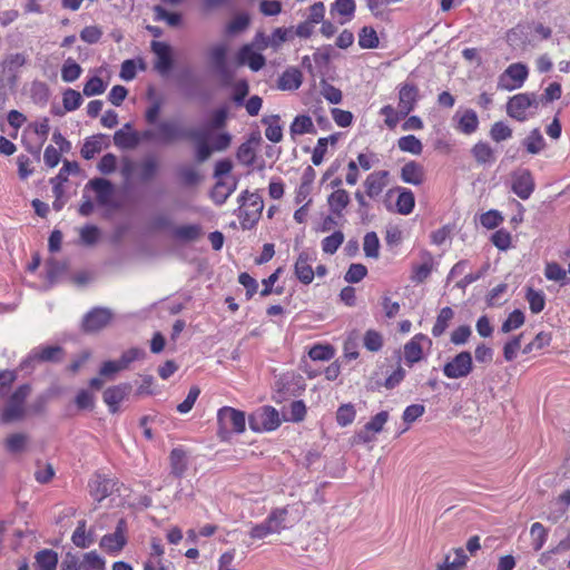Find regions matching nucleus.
I'll use <instances>...</instances> for the list:
<instances>
[{
	"label": "nucleus",
	"mask_w": 570,
	"mask_h": 570,
	"mask_svg": "<svg viewBox=\"0 0 570 570\" xmlns=\"http://www.w3.org/2000/svg\"><path fill=\"white\" fill-rule=\"evenodd\" d=\"M363 343L368 351L377 352L383 346V337L377 331L368 330L364 334Z\"/></svg>",
	"instance_id": "nucleus-64"
},
{
	"label": "nucleus",
	"mask_w": 570,
	"mask_h": 570,
	"mask_svg": "<svg viewBox=\"0 0 570 570\" xmlns=\"http://www.w3.org/2000/svg\"><path fill=\"white\" fill-rule=\"evenodd\" d=\"M468 561V556L463 548L453 550V556L448 554L442 563L448 570H461Z\"/></svg>",
	"instance_id": "nucleus-46"
},
{
	"label": "nucleus",
	"mask_w": 570,
	"mask_h": 570,
	"mask_svg": "<svg viewBox=\"0 0 570 570\" xmlns=\"http://www.w3.org/2000/svg\"><path fill=\"white\" fill-rule=\"evenodd\" d=\"M82 72L81 67L71 58H68L61 68V78L65 82H73Z\"/></svg>",
	"instance_id": "nucleus-55"
},
{
	"label": "nucleus",
	"mask_w": 570,
	"mask_h": 570,
	"mask_svg": "<svg viewBox=\"0 0 570 570\" xmlns=\"http://www.w3.org/2000/svg\"><path fill=\"white\" fill-rule=\"evenodd\" d=\"M287 517V509L279 508L273 510L267 517L266 521L273 529L274 533H279L282 530L286 528L285 520Z\"/></svg>",
	"instance_id": "nucleus-53"
},
{
	"label": "nucleus",
	"mask_w": 570,
	"mask_h": 570,
	"mask_svg": "<svg viewBox=\"0 0 570 570\" xmlns=\"http://www.w3.org/2000/svg\"><path fill=\"white\" fill-rule=\"evenodd\" d=\"M539 107V99L533 92L514 95L507 102V114L518 121L527 120Z\"/></svg>",
	"instance_id": "nucleus-6"
},
{
	"label": "nucleus",
	"mask_w": 570,
	"mask_h": 570,
	"mask_svg": "<svg viewBox=\"0 0 570 570\" xmlns=\"http://www.w3.org/2000/svg\"><path fill=\"white\" fill-rule=\"evenodd\" d=\"M315 259L313 254L302 252L294 265L295 275L303 284H311L314 279L315 272L312 262Z\"/></svg>",
	"instance_id": "nucleus-18"
},
{
	"label": "nucleus",
	"mask_w": 570,
	"mask_h": 570,
	"mask_svg": "<svg viewBox=\"0 0 570 570\" xmlns=\"http://www.w3.org/2000/svg\"><path fill=\"white\" fill-rule=\"evenodd\" d=\"M525 321L524 313L521 309H514L509 314L507 320L501 325V332L508 334L514 330L520 328Z\"/></svg>",
	"instance_id": "nucleus-51"
},
{
	"label": "nucleus",
	"mask_w": 570,
	"mask_h": 570,
	"mask_svg": "<svg viewBox=\"0 0 570 570\" xmlns=\"http://www.w3.org/2000/svg\"><path fill=\"white\" fill-rule=\"evenodd\" d=\"M141 138L160 145H171L186 138V130L174 120L158 121L153 128L141 132Z\"/></svg>",
	"instance_id": "nucleus-1"
},
{
	"label": "nucleus",
	"mask_w": 570,
	"mask_h": 570,
	"mask_svg": "<svg viewBox=\"0 0 570 570\" xmlns=\"http://www.w3.org/2000/svg\"><path fill=\"white\" fill-rule=\"evenodd\" d=\"M287 517V509L279 508L273 510L267 517L266 521L273 529L274 533H279L282 530L286 528L285 520Z\"/></svg>",
	"instance_id": "nucleus-54"
},
{
	"label": "nucleus",
	"mask_w": 570,
	"mask_h": 570,
	"mask_svg": "<svg viewBox=\"0 0 570 570\" xmlns=\"http://www.w3.org/2000/svg\"><path fill=\"white\" fill-rule=\"evenodd\" d=\"M81 570H106V560L97 551L86 552L81 556Z\"/></svg>",
	"instance_id": "nucleus-44"
},
{
	"label": "nucleus",
	"mask_w": 570,
	"mask_h": 570,
	"mask_svg": "<svg viewBox=\"0 0 570 570\" xmlns=\"http://www.w3.org/2000/svg\"><path fill=\"white\" fill-rule=\"evenodd\" d=\"M28 441H29V438L27 434L13 433V434H10L4 440V446L9 453L17 454V453L23 452L27 449Z\"/></svg>",
	"instance_id": "nucleus-43"
},
{
	"label": "nucleus",
	"mask_w": 570,
	"mask_h": 570,
	"mask_svg": "<svg viewBox=\"0 0 570 570\" xmlns=\"http://www.w3.org/2000/svg\"><path fill=\"white\" fill-rule=\"evenodd\" d=\"M88 186H90L96 193L97 202L100 205L106 206L110 202L112 195V185L109 180L104 178H95L88 183Z\"/></svg>",
	"instance_id": "nucleus-28"
},
{
	"label": "nucleus",
	"mask_w": 570,
	"mask_h": 570,
	"mask_svg": "<svg viewBox=\"0 0 570 570\" xmlns=\"http://www.w3.org/2000/svg\"><path fill=\"white\" fill-rule=\"evenodd\" d=\"M58 553L51 549H42L35 554L33 570H56Z\"/></svg>",
	"instance_id": "nucleus-26"
},
{
	"label": "nucleus",
	"mask_w": 570,
	"mask_h": 570,
	"mask_svg": "<svg viewBox=\"0 0 570 570\" xmlns=\"http://www.w3.org/2000/svg\"><path fill=\"white\" fill-rule=\"evenodd\" d=\"M511 136L512 129L503 121L494 122L490 129V137L497 142L507 140L511 138Z\"/></svg>",
	"instance_id": "nucleus-63"
},
{
	"label": "nucleus",
	"mask_w": 570,
	"mask_h": 570,
	"mask_svg": "<svg viewBox=\"0 0 570 570\" xmlns=\"http://www.w3.org/2000/svg\"><path fill=\"white\" fill-rule=\"evenodd\" d=\"M112 314L108 308H94L86 314L82 327L86 332H97L106 327L111 321Z\"/></svg>",
	"instance_id": "nucleus-14"
},
{
	"label": "nucleus",
	"mask_w": 570,
	"mask_h": 570,
	"mask_svg": "<svg viewBox=\"0 0 570 570\" xmlns=\"http://www.w3.org/2000/svg\"><path fill=\"white\" fill-rule=\"evenodd\" d=\"M126 531L127 523L124 519H120L112 533L101 537L99 547L109 556H118L127 544Z\"/></svg>",
	"instance_id": "nucleus-10"
},
{
	"label": "nucleus",
	"mask_w": 570,
	"mask_h": 570,
	"mask_svg": "<svg viewBox=\"0 0 570 570\" xmlns=\"http://www.w3.org/2000/svg\"><path fill=\"white\" fill-rule=\"evenodd\" d=\"M60 354H61V348L59 346L38 347V348H35L31 351L28 358L22 363V365L31 363V362H36V361H41V362L57 361L58 356Z\"/></svg>",
	"instance_id": "nucleus-32"
},
{
	"label": "nucleus",
	"mask_w": 570,
	"mask_h": 570,
	"mask_svg": "<svg viewBox=\"0 0 570 570\" xmlns=\"http://www.w3.org/2000/svg\"><path fill=\"white\" fill-rule=\"evenodd\" d=\"M62 104L66 111H73L81 106L82 97L80 92L69 88L62 95Z\"/></svg>",
	"instance_id": "nucleus-61"
},
{
	"label": "nucleus",
	"mask_w": 570,
	"mask_h": 570,
	"mask_svg": "<svg viewBox=\"0 0 570 570\" xmlns=\"http://www.w3.org/2000/svg\"><path fill=\"white\" fill-rule=\"evenodd\" d=\"M397 147L403 153H410L412 155H421L423 145L419 138L414 135H407L399 138Z\"/></svg>",
	"instance_id": "nucleus-45"
},
{
	"label": "nucleus",
	"mask_w": 570,
	"mask_h": 570,
	"mask_svg": "<svg viewBox=\"0 0 570 570\" xmlns=\"http://www.w3.org/2000/svg\"><path fill=\"white\" fill-rule=\"evenodd\" d=\"M551 341H552L551 333L540 332V333H538L535 335V337L530 343L524 345V347L522 350V353L523 354H529V353H532L534 351H537V352L541 351L544 347L549 346Z\"/></svg>",
	"instance_id": "nucleus-50"
},
{
	"label": "nucleus",
	"mask_w": 570,
	"mask_h": 570,
	"mask_svg": "<svg viewBox=\"0 0 570 570\" xmlns=\"http://www.w3.org/2000/svg\"><path fill=\"white\" fill-rule=\"evenodd\" d=\"M249 428L254 432H268L276 430L281 424L278 412L272 406L256 410L248 419Z\"/></svg>",
	"instance_id": "nucleus-8"
},
{
	"label": "nucleus",
	"mask_w": 570,
	"mask_h": 570,
	"mask_svg": "<svg viewBox=\"0 0 570 570\" xmlns=\"http://www.w3.org/2000/svg\"><path fill=\"white\" fill-rule=\"evenodd\" d=\"M534 190V179L529 169L512 174V191L521 199H528Z\"/></svg>",
	"instance_id": "nucleus-12"
},
{
	"label": "nucleus",
	"mask_w": 570,
	"mask_h": 570,
	"mask_svg": "<svg viewBox=\"0 0 570 570\" xmlns=\"http://www.w3.org/2000/svg\"><path fill=\"white\" fill-rule=\"evenodd\" d=\"M421 338H423V335H416L404 346V358L409 365H412L422 358L423 351L419 342Z\"/></svg>",
	"instance_id": "nucleus-40"
},
{
	"label": "nucleus",
	"mask_w": 570,
	"mask_h": 570,
	"mask_svg": "<svg viewBox=\"0 0 570 570\" xmlns=\"http://www.w3.org/2000/svg\"><path fill=\"white\" fill-rule=\"evenodd\" d=\"M523 146L525 147L529 154L535 155L539 154L546 147L544 138L541 131L535 128L530 131V134L524 138Z\"/></svg>",
	"instance_id": "nucleus-42"
},
{
	"label": "nucleus",
	"mask_w": 570,
	"mask_h": 570,
	"mask_svg": "<svg viewBox=\"0 0 570 570\" xmlns=\"http://www.w3.org/2000/svg\"><path fill=\"white\" fill-rule=\"evenodd\" d=\"M390 173L387 170H377L371 173L365 181V193L370 198H376L382 194L389 184Z\"/></svg>",
	"instance_id": "nucleus-16"
},
{
	"label": "nucleus",
	"mask_w": 570,
	"mask_h": 570,
	"mask_svg": "<svg viewBox=\"0 0 570 570\" xmlns=\"http://www.w3.org/2000/svg\"><path fill=\"white\" fill-rule=\"evenodd\" d=\"M351 202L350 194L342 188H337L327 197V205L331 213L336 217H342L344 209Z\"/></svg>",
	"instance_id": "nucleus-25"
},
{
	"label": "nucleus",
	"mask_w": 570,
	"mask_h": 570,
	"mask_svg": "<svg viewBox=\"0 0 570 570\" xmlns=\"http://www.w3.org/2000/svg\"><path fill=\"white\" fill-rule=\"evenodd\" d=\"M356 416L354 405L351 403L343 404L337 409L336 422L340 426L344 428L353 423Z\"/></svg>",
	"instance_id": "nucleus-58"
},
{
	"label": "nucleus",
	"mask_w": 570,
	"mask_h": 570,
	"mask_svg": "<svg viewBox=\"0 0 570 570\" xmlns=\"http://www.w3.org/2000/svg\"><path fill=\"white\" fill-rule=\"evenodd\" d=\"M355 9V0H335L331 6V13L340 14L342 17L340 23L344 24L354 18Z\"/></svg>",
	"instance_id": "nucleus-33"
},
{
	"label": "nucleus",
	"mask_w": 570,
	"mask_h": 570,
	"mask_svg": "<svg viewBox=\"0 0 570 570\" xmlns=\"http://www.w3.org/2000/svg\"><path fill=\"white\" fill-rule=\"evenodd\" d=\"M380 43L376 31L372 27H363L358 33V46L362 49H374Z\"/></svg>",
	"instance_id": "nucleus-48"
},
{
	"label": "nucleus",
	"mask_w": 570,
	"mask_h": 570,
	"mask_svg": "<svg viewBox=\"0 0 570 570\" xmlns=\"http://www.w3.org/2000/svg\"><path fill=\"white\" fill-rule=\"evenodd\" d=\"M130 390L131 387L129 384H119L108 387L104 392V401L108 405L110 412L115 413L117 411L118 405L129 394Z\"/></svg>",
	"instance_id": "nucleus-24"
},
{
	"label": "nucleus",
	"mask_w": 570,
	"mask_h": 570,
	"mask_svg": "<svg viewBox=\"0 0 570 570\" xmlns=\"http://www.w3.org/2000/svg\"><path fill=\"white\" fill-rule=\"evenodd\" d=\"M141 140V134L134 131L130 124H126L114 135L115 145L121 149H134Z\"/></svg>",
	"instance_id": "nucleus-19"
},
{
	"label": "nucleus",
	"mask_w": 570,
	"mask_h": 570,
	"mask_svg": "<svg viewBox=\"0 0 570 570\" xmlns=\"http://www.w3.org/2000/svg\"><path fill=\"white\" fill-rule=\"evenodd\" d=\"M454 317V312L451 307L446 306L441 308L438 314L436 321L432 327V335L440 337L449 327L450 322Z\"/></svg>",
	"instance_id": "nucleus-39"
},
{
	"label": "nucleus",
	"mask_w": 570,
	"mask_h": 570,
	"mask_svg": "<svg viewBox=\"0 0 570 570\" xmlns=\"http://www.w3.org/2000/svg\"><path fill=\"white\" fill-rule=\"evenodd\" d=\"M106 138L107 137L101 134L88 137L81 147V150H80L81 156L87 160L92 159L106 146V144H105Z\"/></svg>",
	"instance_id": "nucleus-31"
},
{
	"label": "nucleus",
	"mask_w": 570,
	"mask_h": 570,
	"mask_svg": "<svg viewBox=\"0 0 570 570\" xmlns=\"http://www.w3.org/2000/svg\"><path fill=\"white\" fill-rule=\"evenodd\" d=\"M79 167L76 161H68L65 160L62 167L60 168L58 175L51 180L55 183L53 186V193L57 197H60L62 190H61V183L67 181L68 176L70 174H76L78 171Z\"/></svg>",
	"instance_id": "nucleus-37"
},
{
	"label": "nucleus",
	"mask_w": 570,
	"mask_h": 570,
	"mask_svg": "<svg viewBox=\"0 0 570 570\" xmlns=\"http://www.w3.org/2000/svg\"><path fill=\"white\" fill-rule=\"evenodd\" d=\"M218 436L229 440L234 433H243L246 426L245 413L230 406H224L217 412Z\"/></svg>",
	"instance_id": "nucleus-3"
},
{
	"label": "nucleus",
	"mask_w": 570,
	"mask_h": 570,
	"mask_svg": "<svg viewBox=\"0 0 570 570\" xmlns=\"http://www.w3.org/2000/svg\"><path fill=\"white\" fill-rule=\"evenodd\" d=\"M529 76L528 67L522 62L511 63L498 78L497 88L513 91L523 86Z\"/></svg>",
	"instance_id": "nucleus-7"
},
{
	"label": "nucleus",
	"mask_w": 570,
	"mask_h": 570,
	"mask_svg": "<svg viewBox=\"0 0 570 570\" xmlns=\"http://www.w3.org/2000/svg\"><path fill=\"white\" fill-rule=\"evenodd\" d=\"M344 242V234L341 230L334 232L322 240V250L325 254L333 255Z\"/></svg>",
	"instance_id": "nucleus-57"
},
{
	"label": "nucleus",
	"mask_w": 570,
	"mask_h": 570,
	"mask_svg": "<svg viewBox=\"0 0 570 570\" xmlns=\"http://www.w3.org/2000/svg\"><path fill=\"white\" fill-rule=\"evenodd\" d=\"M262 122L266 126L265 136L272 142H279L283 139V127L278 115L265 116Z\"/></svg>",
	"instance_id": "nucleus-30"
},
{
	"label": "nucleus",
	"mask_w": 570,
	"mask_h": 570,
	"mask_svg": "<svg viewBox=\"0 0 570 570\" xmlns=\"http://www.w3.org/2000/svg\"><path fill=\"white\" fill-rule=\"evenodd\" d=\"M227 46L219 43L210 48L209 58L218 70H224L226 66Z\"/></svg>",
	"instance_id": "nucleus-59"
},
{
	"label": "nucleus",
	"mask_w": 570,
	"mask_h": 570,
	"mask_svg": "<svg viewBox=\"0 0 570 570\" xmlns=\"http://www.w3.org/2000/svg\"><path fill=\"white\" fill-rule=\"evenodd\" d=\"M302 85V72L296 68L286 69L279 77L277 87L281 90H296Z\"/></svg>",
	"instance_id": "nucleus-29"
},
{
	"label": "nucleus",
	"mask_w": 570,
	"mask_h": 570,
	"mask_svg": "<svg viewBox=\"0 0 570 570\" xmlns=\"http://www.w3.org/2000/svg\"><path fill=\"white\" fill-rule=\"evenodd\" d=\"M30 386L23 384L19 386L8 399L1 411V422L4 424L18 422L24 419L27 414L26 400L30 394Z\"/></svg>",
	"instance_id": "nucleus-4"
},
{
	"label": "nucleus",
	"mask_w": 570,
	"mask_h": 570,
	"mask_svg": "<svg viewBox=\"0 0 570 570\" xmlns=\"http://www.w3.org/2000/svg\"><path fill=\"white\" fill-rule=\"evenodd\" d=\"M419 100V88L413 83H403L399 89V105L400 114L406 117L414 110Z\"/></svg>",
	"instance_id": "nucleus-13"
},
{
	"label": "nucleus",
	"mask_w": 570,
	"mask_h": 570,
	"mask_svg": "<svg viewBox=\"0 0 570 570\" xmlns=\"http://www.w3.org/2000/svg\"><path fill=\"white\" fill-rule=\"evenodd\" d=\"M363 250L366 257L379 258L380 256V239L375 232H368L363 238Z\"/></svg>",
	"instance_id": "nucleus-49"
},
{
	"label": "nucleus",
	"mask_w": 570,
	"mask_h": 570,
	"mask_svg": "<svg viewBox=\"0 0 570 570\" xmlns=\"http://www.w3.org/2000/svg\"><path fill=\"white\" fill-rule=\"evenodd\" d=\"M420 262L413 263L411 267L410 279L414 284L424 283L434 269V257L433 255L426 250L422 249L419 253Z\"/></svg>",
	"instance_id": "nucleus-11"
},
{
	"label": "nucleus",
	"mask_w": 570,
	"mask_h": 570,
	"mask_svg": "<svg viewBox=\"0 0 570 570\" xmlns=\"http://www.w3.org/2000/svg\"><path fill=\"white\" fill-rule=\"evenodd\" d=\"M250 24V17L246 12L236 14L225 27V33L235 36L245 31Z\"/></svg>",
	"instance_id": "nucleus-41"
},
{
	"label": "nucleus",
	"mask_w": 570,
	"mask_h": 570,
	"mask_svg": "<svg viewBox=\"0 0 570 570\" xmlns=\"http://www.w3.org/2000/svg\"><path fill=\"white\" fill-rule=\"evenodd\" d=\"M173 235L178 240L193 242L200 237L202 227L198 224L181 225L173 230Z\"/></svg>",
	"instance_id": "nucleus-38"
},
{
	"label": "nucleus",
	"mask_w": 570,
	"mask_h": 570,
	"mask_svg": "<svg viewBox=\"0 0 570 570\" xmlns=\"http://www.w3.org/2000/svg\"><path fill=\"white\" fill-rule=\"evenodd\" d=\"M334 354V348L328 344H316L308 352V356L313 361H330L331 358H333Z\"/></svg>",
	"instance_id": "nucleus-62"
},
{
	"label": "nucleus",
	"mask_w": 570,
	"mask_h": 570,
	"mask_svg": "<svg viewBox=\"0 0 570 570\" xmlns=\"http://www.w3.org/2000/svg\"><path fill=\"white\" fill-rule=\"evenodd\" d=\"M473 371L472 355L468 351H462L449 360L442 368L444 376L452 380L468 377Z\"/></svg>",
	"instance_id": "nucleus-9"
},
{
	"label": "nucleus",
	"mask_w": 570,
	"mask_h": 570,
	"mask_svg": "<svg viewBox=\"0 0 570 570\" xmlns=\"http://www.w3.org/2000/svg\"><path fill=\"white\" fill-rule=\"evenodd\" d=\"M453 120L458 124L456 129L464 135H471L479 128V118L473 109L458 110Z\"/></svg>",
	"instance_id": "nucleus-20"
},
{
	"label": "nucleus",
	"mask_w": 570,
	"mask_h": 570,
	"mask_svg": "<svg viewBox=\"0 0 570 570\" xmlns=\"http://www.w3.org/2000/svg\"><path fill=\"white\" fill-rule=\"evenodd\" d=\"M50 131L49 119L43 117L29 124L22 132L24 148L35 157L39 158L41 149Z\"/></svg>",
	"instance_id": "nucleus-2"
},
{
	"label": "nucleus",
	"mask_w": 570,
	"mask_h": 570,
	"mask_svg": "<svg viewBox=\"0 0 570 570\" xmlns=\"http://www.w3.org/2000/svg\"><path fill=\"white\" fill-rule=\"evenodd\" d=\"M170 473L175 478H183L188 468V459L185 450L180 448L173 449L169 454Z\"/></svg>",
	"instance_id": "nucleus-27"
},
{
	"label": "nucleus",
	"mask_w": 570,
	"mask_h": 570,
	"mask_svg": "<svg viewBox=\"0 0 570 570\" xmlns=\"http://www.w3.org/2000/svg\"><path fill=\"white\" fill-rule=\"evenodd\" d=\"M530 535L532 539V547L534 551H539L544 546L548 539V530L540 522H534L530 529Z\"/></svg>",
	"instance_id": "nucleus-52"
},
{
	"label": "nucleus",
	"mask_w": 570,
	"mask_h": 570,
	"mask_svg": "<svg viewBox=\"0 0 570 570\" xmlns=\"http://www.w3.org/2000/svg\"><path fill=\"white\" fill-rule=\"evenodd\" d=\"M523 334L511 337L503 346V357L507 362L513 361L521 348Z\"/></svg>",
	"instance_id": "nucleus-60"
},
{
	"label": "nucleus",
	"mask_w": 570,
	"mask_h": 570,
	"mask_svg": "<svg viewBox=\"0 0 570 570\" xmlns=\"http://www.w3.org/2000/svg\"><path fill=\"white\" fill-rule=\"evenodd\" d=\"M259 137H252L238 147L236 157L242 164L246 166L254 164L256 158L255 146L259 142Z\"/></svg>",
	"instance_id": "nucleus-34"
},
{
	"label": "nucleus",
	"mask_w": 570,
	"mask_h": 570,
	"mask_svg": "<svg viewBox=\"0 0 570 570\" xmlns=\"http://www.w3.org/2000/svg\"><path fill=\"white\" fill-rule=\"evenodd\" d=\"M525 298L529 303V307L533 314H539L546 306V297L541 291L528 288Z\"/></svg>",
	"instance_id": "nucleus-56"
},
{
	"label": "nucleus",
	"mask_w": 570,
	"mask_h": 570,
	"mask_svg": "<svg viewBox=\"0 0 570 570\" xmlns=\"http://www.w3.org/2000/svg\"><path fill=\"white\" fill-rule=\"evenodd\" d=\"M401 179L405 184L422 185L425 180L424 166L415 160H410L401 168Z\"/></svg>",
	"instance_id": "nucleus-21"
},
{
	"label": "nucleus",
	"mask_w": 570,
	"mask_h": 570,
	"mask_svg": "<svg viewBox=\"0 0 570 570\" xmlns=\"http://www.w3.org/2000/svg\"><path fill=\"white\" fill-rule=\"evenodd\" d=\"M237 62L258 71L265 66L266 59L262 53L255 52L252 45H245L237 52Z\"/></svg>",
	"instance_id": "nucleus-22"
},
{
	"label": "nucleus",
	"mask_w": 570,
	"mask_h": 570,
	"mask_svg": "<svg viewBox=\"0 0 570 570\" xmlns=\"http://www.w3.org/2000/svg\"><path fill=\"white\" fill-rule=\"evenodd\" d=\"M114 481L101 474H96L89 481L90 495L98 502L107 498L112 490Z\"/></svg>",
	"instance_id": "nucleus-23"
},
{
	"label": "nucleus",
	"mask_w": 570,
	"mask_h": 570,
	"mask_svg": "<svg viewBox=\"0 0 570 570\" xmlns=\"http://www.w3.org/2000/svg\"><path fill=\"white\" fill-rule=\"evenodd\" d=\"M399 196L395 203L396 212L401 215H409L412 213L415 205V197L412 190L407 188H397Z\"/></svg>",
	"instance_id": "nucleus-35"
},
{
	"label": "nucleus",
	"mask_w": 570,
	"mask_h": 570,
	"mask_svg": "<svg viewBox=\"0 0 570 570\" xmlns=\"http://www.w3.org/2000/svg\"><path fill=\"white\" fill-rule=\"evenodd\" d=\"M289 131L292 136H302L305 134H314L316 130L309 116L298 115L291 124Z\"/></svg>",
	"instance_id": "nucleus-36"
},
{
	"label": "nucleus",
	"mask_w": 570,
	"mask_h": 570,
	"mask_svg": "<svg viewBox=\"0 0 570 570\" xmlns=\"http://www.w3.org/2000/svg\"><path fill=\"white\" fill-rule=\"evenodd\" d=\"M160 170V163L154 155L144 157L136 165V179L139 183H149L157 177Z\"/></svg>",
	"instance_id": "nucleus-15"
},
{
	"label": "nucleus",
	"mask_w": 570,
	"mask_h": 570,
	"mask_svg": "<svg viewBox=\"0 0 570 570\" xmlns=\"http://www.w3.org/2000/svg\"><path fill=\"white\" fill-rule=\"evenodd\" d=\"M238 218L242 227L249 229L259 219L264 203L262 197L256 193L244 191L239 196Z\"/></svg>",
	"instance_id": "nucleus-5"
},
{
	"label": "nucleus",
	"mask_w": 570,
	"mask_h": 570,
	"mask_svg": "<svg viewBox=\"0 0 570 570\" xmlns=\"http://www.w3.org/2000/svg\"><path fill=\"white\" fill-rule=\"evenodd\" d=\"M471 153L474 157V159L479 164H488L494 161V155L493 149L488 142L479 141L476 142L472 149Z\"/></svg>",
	"instance_id": "nucleus-47"
},
{
	"label": "nucleus",
	"mask_w": 570,
	"mask_h": 570,
	"mask_svg": "<svg viewBox=\"0 0 570 570\" xmlns=\"http://www.w3.org/2000/svg\"><path fill=\"white\" fill-rule=\"evenodd\" d=\"M151 49L156 55L155 69L161 75L168 73L173 66L170 47L166 42L153 41Z\"/></svg>",
	"instance_id": "nucleus-17"
}]
</instances>
